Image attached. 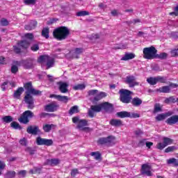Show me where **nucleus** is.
Here are the masks:
<instances>
[{
  "label": "nucleus",
  "instance_id": "nucleus-56",
  "mask_svg": "<svg viewBox=\"0 0 178 178\" xmlns=\"http://www.w3.org/2000/svg\"><path fill=\"white\" fill-rule=\"evenodd\" d=\"M98 93L97 90H90L88 91V95H96Z\"/></svg>",
  "mask_w": 178,
  "mask_h": 178
},
{
  "label": "nucleus",
  "instance_id": "nucleus-42",
  "mask_svg": "<svg viewBox=\"0 0 178 178\" xmlns=\"http://www.w3.org/2000/svg\"><path fill=\"white\" fill-rule=\"evenodd\" d=\"M164 145H165V147H168V145H170V144H172V139L169 138H163V139Z\"/></svg>",
  "mask_w": 178,
  "mask_h": 178
},
{
  "label": "nucleus",
  "instance_id": "nucleus-5",
  "mask_svg": "<svg viewBox=\"0 0 178 178\" xmlns=\"http://www.w3.org/2000/svg\"><path fill=\"white\" fill-rule=\"evenodd\" d=\"M38 62H39V63H46L48 69H49V67H52L54 66V64L55 63V60L54 59V58L50 57L49 56L44 55L40 56Z\"/></svg>",
  "mask_w": 178,
  "mask_h": 178
},
{
  "label": "nucleus",
  "instance_id": "nucleus-21",
  "mask_svg": "<svg viewBox=\"0 0 178 178\" xmlns=\"http://www.w3.org/2000/svg\"><path fill=\"white\" fill-rule=\"evenodd\" d=\"M178 122V115H172L166 120L168 124H175Z\"/></svg>",
  "mask_w": 178,
  "mask_h": 178
},
{
  "label": "nucleus",
  "instance_id": "nucleus-32",
  "mask_svg": "<svg viewBox=\"0 0 178 178\" xmlns=\"http://www.w3.org/2000/svg\"><path fill=\"white\" fill-rule=\"evenodd\" d=\"M73 90H75L76 91L79 90H84L86 88V84L84 83H79L77 85H75L72 87Z\"/></svg>",
  "mask_w": 178,
  "mask_h": 178
},
{
  "label": "nucleus",
  "instance_id": "nucleus-40",
  "mask_svg": "<svg viewBox=\"0 0 178 178\" xmlns=\"http://www.w3.org/2000/svg\"><path fill=\"white\" fill-rule=\"evenodd\" d=\"M156 58H158L159 59H166V58H168V54L161 53L159 54H157L156 53Z\"/></svg>",
  "mask_w": 178,
  "mask_h": 178
},
{
  "label": "nucleus",
  "instance_id": "nucleus-43",
  "mask_svg": "<svg viewBox=\"0 0 178 178\" xmlns=\"http://www.w3.org/2000/svg\"><path fill=\"white\" fill-rule=\"evenodd\" d=\"M6 176L7 178H14L16 176V172L15 171H8Z\"/></svg>",
  "mask_w": 178,
  "mask_h": 178
},
{
  "label": "nucleus",
  "instance_id": "nucleus-22",
  "mask_svg": "<svg viewBox=\"0 0 178 178\" xmlns=\"http://www.w3.org/2000/svg\"><path fill=\"white\" fill-rule=\"evenodd\" d=\"M136 58V54L133 53H127L121 58V60H130V59H134Z\"/></svg>",
  "mask_w": 178,
  "mask_h": 178
},
{
  "label": "nucleus",
  "instance_id": "nucleus-9",
  "mask_svg": "<svg viewBox=\"0 0 178 178\" xmlns=\"http://www.w3.org/2000/svg\"><path fill=\"white\" fill-rule=\"evenodd\" d=\"M115 136H110L107 138H101L98 140L97 143L98 144H100L101 145H112L115 144Z\"/></svg>",
  "mask_w": 178,
  "mask_h": 178
},
{
  "label": "nucleus",
  "instance_id": "nucleus-48",
  "mask_svg": "<svg viewBox=\"0 0 178 178\" xmlns=\"http://www.w3.org/2000/svg\"><path fill=\"white\" fill-rule=\"evenodd\" d=\"M31 49L33 52H36V51H38V49H40V46H38V44H34L31 47Z\"/></svg>",
  "mask_w": 178,
  "mask_h": 178
},
{
  "label": "nucleus",
  "instance_id": "nucleus-14",
  "mask_svg": "<svg viewBox=\"0 0 178 178\" xmlns=\"http://www.w3.org/2000/svg\"><path fill=\"white\" fill-rule=\"evenodd\" d=\"M140 172L141 175H146V176H152V173L151 172V166H149L148 164L142 165Z\"/></svg>",
  "mask_w": 178,
  "mask_h": 178
},
{
  "label": "nucleus",
  "instance_id": "nucleus-26",
  "mask_svg": "<svg viewBox=\"0 0 178 178\" xmlns=\"http://www.w3.org/2000/svg\"><path fill=\"white\" fill-rule=\"evenodd\" d=\"M110 124L115 127H119L120 126H122V121L120 120L113 119L110 121Z\"/></svg>",
  "mask_w": 178,
  "mask_h": 178
},
{
  "label": "nucleus",
  "instance_id": "nucleus-12",
  "mask_svg": "<svg viewBox=\"0 0 178 178\" xmlns=\"http://www.w3.org/2000/svg\"><path fill=\"white\" fill-rule=\"evenodd\" d=\"M0 87L2 91H6V90L9 88H13L14 87H16V83H15L13 81H6L1 83Z\"/></svg>",
  "mask_w": 178,
  "mask_h": 178
},
{
  "label": "nucleus",
  "instance_id": "nucleus-62",
  "mask_svg": "<svg viewBox=\"0 0 178 178\" xmlns=\"http://www.w3.org/2000/svg\"><path fill=\"white\" fill-rule=\"evenodd\" d=\"M79 173V170L77 169H74L72 170L71 172V176L74 177L75 175H76Z\"/></svg>",
  "mask_w": 178,
  "mask_h": 178
},
{
  "label": "nucleus",
  "instance_id": "nucleus-25",
  "mask_svg": "<svg viewBox=\"0 0 178 178\" xmlns=\"http://www.w3.org/2000/svg\"><path fill=\"white\" fill-rule=\"evenodd\" d=\"M131 104L134 106H140L143 104V100L138 97H134L132 99Z\"/></svg>",
  "mask_w": 178,
  "mask_h": 178
},
{
  "label": "nucleus",
  "instance_id": "nucleus-31",
  "mask_svg": "<svg viewBox=\"0 0 178 178\" xmlns=\"http://www.w3.org/2000/svg\"><path fill=\"white\" fill-rule=\"evenodd\" d=\"M69 113L70 115H74V113H79V106H74L71 107V108L69 111Z\"/></svg>",
  "mask_w": 178,
  "mask_h": 178
},
{
  "label": "nucleus",
  "instance_id": "nucleus-33",
  "mask_svg": "<svg viewBox=\"0 0 178 178\" xmlns=\"http://www.w3.org/2000/svg\"><path fill=\"white\" fill-rule=\"evenodd\" d=\"M33 63H34V62L33 61V60H29L25 62L24 67L26 69H31V67H33Z\"/></svg>",
  "mask_w": 178,
  "mask_h": 178
},
{
  "label": "nucleus",
  "instance_id": "nucleus-23",
  "mask_svg": "<svg viewBox=\"0 0 178 178\" xmlns=\"http://www.w3.org/2000/svg\"><path fill=\"white\" fill-rule=\"evenodd\" d=\"M117 116L118 118H121V119H123L124 118H129L130 117V112L127 111H120L117 113Z\"/></svg>",
  "mask_w": 178,
  "mask_h": 178
},
{
  "label": "nucleus",
  "instance_id": "nucleus-4",
  "mask_svg": "<svg viewBox=\"0 0 178 178\" xmlns=\"http://www.w3.org/2000/svg\"><path fill=\"white\" fill-rule=\"evenodd\" d=\"M157 52L158 50H156L154 46L145 47L143 49V58L149 60L155 59Z\"/></svg>",
  "mask_w": 178,
  "mask_h": 178
},
{
  "label": "nucleus",
  "instance_id": "nucleus-30",
  "mask_svg": "<svg viewBox=\"0 0 178 178\" xmlns=\"http://www.w3.org/2000/svg\"><path fill=\"white\" fill-rule=\"evenodd\" d=\"M177 101H178V98L175 97H170L165 99V104H170V102L172 104H175V102H177Z\"/></svg>",
  "mask_w": 178,
  "mask_h": 178
},
{
  "label": "nucleus",
  "instance_id": "nucleus-11",
  "mask_svg": "<svg viewBox=\"0 0 178 178\" xmlns=\"http://www.w3.org/2000/svg\"><path fill=\"white\" fill-rule=\"evenodd\" d=\"M57 85L58 86V89L62 94H66V92H69V84L66 82L58 81L57 82Z\"/></svg>",
  "mask_w": 178,
  "mask_h": 178
},
{
  "label": "nucleus",
  "instance_id": "nucleus-8",
  "mask_svg": "<svg viewBox=\"0 0 178 178\" xmlns=\"http://www.w3.org/2000/svg\"><path fill=\"white\" fill-rule=\"evenodd\" d=\"M34 113L31 111H26L23 113L22 115L19 118V122L23 123L24 124H27L30 120L29 119L33 118Z\"/></svg>",
  "mask_w": 178,
  "mask_h": 178
},
{
  "label": "nucleus",
  "instance_id": "nucleus-54",
  "mask_svg": "<svg viewBox=\"0 0 178 178\" xmlns=\"http://www.w3.org/2000/svg\"><path fill=\"white\" fill-rule=\"evenodd\" d=\"M26 152H29V154H30L31 155L34 154V149H33V148L31 147H26L25 149Z\"/></svg>",
  "mask_w": 178,
  "mask_h": 178
},
{
  "label": "nucleus",
  "instance_id": "nucleus-63",
  "mask_svg": "<svg viewBox=\"0 0 178 178\" xmlns=\"http://www.w3.org/2000/svg\"><path fill=\"white\" fill-rule=\"evenodd\" d=\"M81 52H83V49L76 48V49H75L74 54H75V55H79V54H81Z\"/></svg>",
  "mask_w": 178,
  "mask_h": 178
},
{
  "label": "nucleus",
  "instance_id": "nucleus-7",
  "mask_svg": "<svg viewBox=\"0 0 178 178\" xmlns=\"http://www.w3.org/2000/svg\"><path fill=\"white\" fill-rule=\"evenodd\" d=\"M90 109H92L95 112H101L102 109H105L106 111H111V109H113V106L111 104L105 102L102 104L92 106L90 107Z\"/></svg>",
  "mask_w": 178,
  "mask_h": 178
},
{
  "label": "nucleus",
  "instance_id": "nucleus-17",
  "mask_svg": "<svg viewBox=\"0 0 178 178\" xmlns=\"http://www.w3.org/2000/svg\"><path fill=\"white\" fill-rule=\"evenodd\" d=\"M49 98H56L58 101H60L65 104H67V101H69V97L67 96H62L59 95H50Z\"/></svg>",
  "mask_w": 178,
  "mask_h": 178
},
{
  "label": "nucleus",
  "instance_id": "nucleus-50",
  "mask_svg": "<svg viewBox=\"0 0 178 178\" xmlns=\"http://www.w3.org/2000/svg\"><path fill=\"white\" fill-rule=\"evenodd\" d=\"M165 147H166L165 146V145L163 143H159L157 145H156V148H157V149H161V150H162V149H163V148H165Z\"/></svg>",
  "mask_w": 178,
  "mask_h": 178
},
{
  "label": "nucleus",
  "instance_id": "nucleus-57",
  "mask_svg": "<svg viewBox=\"0 0 178 178\" xmlns=\"http://www.w3.org/2000/svg\"><path fill=\"white\" fill-rule=\"evenodd\" d=\"M19 144L21 145H24V147H26V145H27V140H26V138H22L19 140Z\"/></svg>",
  "mask_w": 178,
  "mask_h": 178
},
{
  "label": "nucleus",
  "instance_id": "nucleus-18",
  "mask_svg": "<svg viewBox=\"0 0 178 178\" xmlns=\"http://www.w3.org/2000/svg\"><path fill=\"white\" fill-rule=\"evenodd\" d=\"M27 133L29 134H33L34 136H37L38 133H40V129L38 127H29L26 129Z\"/></svg>",
  "mask_w": 178,
  "mask_h": 178
},
{
  "label": "nucleus",
  "instance_id": "nucleus-6",
  "mask_svg": "<svg viewBox=\"0 0 178 178\" xmlns=\"http://www.w3.org/2000/svg\"><path fill=\"white\" fill-rule=\"evenodd\" d=\"M120 101L123 102L124 104H129L130 102V100L131 99V92L125 90V89H121L120 90Z\"/></svg>",
  "mask_w": 178,
  "mask_h": 178
},
{
  "label": "nucleus",
  "instance_id": "nucleus-64",
  "mask_svg": "<svg viewBox=\"0 0 178 178\" xmlns=\"http://www.w3.org/2000/svg\"><path fill=\"white\" fill-rule=\"evenodd\" d=\"M95 111L92 109H90L88 111V115L90 116V118H92L94 116V113Z\"/></svg>",
  "mask_w": 178,
  "mask_h": 178
},
{
  "label": "nucleus",
  "instance_id": "nucleus-59",
  "mask_svg": "<svg viewBox=\"0 0 178 178\" xmlns=\"http://www.w3.org/2000/svg\"><path fill=\"white\" fill-rule=\"evenodd\" d=\"M175 148V146H170L165 149V152H172Z\"/></svg>",
  "mask_w": 178,
  "mask_h": 178
},
{
  "label": "nucleus",
  "instance_id": "nucleus-47",
  "mask_svg": "<svg viewBox=\"0 0 178 178\" xmlns=\"http://www.w3.org/2000/svg\"><path fill=\"white\" fill-rule=\"evenodd\" d=\"M41 168H38L37 167H34L33 169L30 170V173L31 175H34L35 173H40Z\"/></svg>",
  "mask_w": 178,
  "mask_h": 178
},
{
  "label": "nucleus",
  "instance_id": "nucleus-51",
  "mask_svg": "<svg viewBox=\"0 0 178 178\" xmlns=\"http://www.w3.org/2000/svg\"><path fill=\"white\" fill-rule=\"evenodd\" d=\"M19 71V67H17V65H13L11 67V72L13 73H17V72Z\"/></svg>",
  "mask_w": 178,
  "mask_h": 178
},
{
  "label": "nucleus",
  "instance_id": "nucleus-44",
  "mask_svg": "<svg viewBox=\"0 0 178 178\" xmlns=\"http://www.w3.org/2000/svg\"><path fill=\"white\" fill-rule=\"evenodd\" d=\"M53 144H54V140H52V139L44 138V145H46L47 147H50V145H52Z\"/></svg>",
  "mask_w": 178,
  "mask_h": 178
},
{
  "label": "nucleus",
  "instance_id": "nucleus-16",
  "mask_svg": "<svg viewBox=\"0 0 178 178\" xmlns=\"http://www.w3.org/2000/svg\"><path fill=\"white\" fill-rule=\"evenodd\" d=\"M44 111L46 112H55V111H58V104L55 102L47 104L44 106Z\"/></svg>",
  "mask_w": 178,
  "mask_h": 178
},
{
  "label": "nucleus",
  "instance_id": "nucleus-15",
  "mask_svg": "<svg viewBox=\"0 0 178 178\" xmlns=\"http://www.w3.org/2000/svg\"><path fill=\"white\" fill-rule=\"evenodd\" d=\"M59 163H60V159H47L44 162V165L48 166H58Z\"/></svg>",
  "mask_w": 178,
  "mask_h": 178
},
{
  "label": "nucleus",
  "instance_id": "nucleus-53",
  "mask_svg": "<svg viewBox=\"0 0 178 178\" xmlns=\"http://www.w3.org/2000/svg\"><path fill=\"white\" fill-rule=\"evenodd\" d=\"M174 10V12L170 13V15L173 16L175 15V16H178V6L175 8Z\"/></svg>",
  "mask_w": 178,
  "mask_h": 178
},
{
  "label": "nucleus",
  "instance_id": "nucleus-45",
  "mask_svg": "<svg viewBox=\"0 0 178 178\" xmlns=\"http://www.w3.org/2000/svg\"><path fill=\"white\" fill-rule=\"evenodd\" d=\"M37 0H24L25 5H35Z\"/></svg>",
  "mask_w": 178,
  "mask_h": 178
},
{
  "label": "nucleus",
  "instance_id": "nucleus-2",
  "mask_svg": "<svg viewBox=\"0 0 178 178\" xmlns=\"http://www.w3.org/2000/svg\"><path fill=\"white\" fill-rule=\"evenodd\" d=\"M69 34H70V31L66 26H60L56 29L53 32L54 37L58 41L66 40L69 36Z\"/></svg>",
  "mask_w": 178,
  "mask_h": 178
},
{
  "label": "nucleus",
  "instance_id": "nucleus-3",
  "mask_svg": "<svg viewBox=\"0 0 178 178\" xmlns=\"http://www.w3.org/2000/svg\"><path fill=\"white\" fill-rule=\"evenodd\" d=\"M72 122L77 124L76 127L79 130H82L83 131H88L90 130V128L86 127V126H88L87 120H81L80 117L76 116L72 118Z\"/></svg>",
  "mask_w": 178,
  "mask_h": 178
},
{
  "label": "nucleus",
  "instance_id": "nucleus-1",
  "mask_svg": "<svg viewBox=\"0 0 178 178\" xmlns=\"http://www.w3.org/2000/svg\"><path fill=\"white\" fill-rule=\"evenodd\" d=\"M24 87L26 90L24 101L28 105V109H33L34 108V99H33V95H40L41 91L34 89L31 82L25 83Z\"/></svg>",
  "mask_w": 178,
  "mask_h": 178
},
{
  "label": "nucleus",
  "instance_id": "nucleus-38",
  "mask_svg": "<svg viewBox=\"0 0 178 178\" xmlns=\"http://www.w3.org/2000/svg\"><path fill=\"white\" fill-rule=\"evenodd\" d=\"M156 83H166V78L164 76H156Z\"/></svg>",
  "mask_w": 178,
  "mask_h": 178
},
{
  "label": "nucleus",
  "instance_id": "nucleus-55",
  "mask_svg": "<svg viewBox=\"0 0 178 178\" xmlns=\"http://www.w3.org/2000/svg\"><path fill=\"white\" fill-rule=\"evenodd\" d=\"M24 37L27 40H33V38H34V36L33 35V33H26L24 35Z\"/></svg>",
  "mask_w": 178,
  "mask_h": 178
},
{
  "label": "nucleus",
  "instance_id": "nucleus-20",
  "mask_svg": "<svg viewBox=\"0 0 178 178\" xmlns=\"http://www.w3.org/2000/svg\"><path fill=\"white\" fill-rule=\"evenodd\" d=\"M157 92H163L164 94H169L170 92V86H164L163 87L156 89Z\"/></svg>",
  "mask_w": 178,
  "mask_h": 178
},
{
  "label": "nucleus",
  "instance_id": "nucleus-27",
  "mask_svg": "<svg viewBox=\"0 0 178 178\" xmlns=\"http://www.w3.org/2000/svg\"><path fill=\"white\" fill-rule=\"evenodd\" d=\"M38 23L37 21H31L29 25H26L25 29L26 30H33V29H35V26H37Z\"/></svg>",
  "mask_w": 178,
  "mask_h": 178
},
{
  "label": "nucleus",
  "instance_id": "nucleus-10",
  "mask_svg": "<svg viewBox=\"0 0 178 178\" xmlns=\"http://www.w3.org/2000/svg\"><path fill=\"white\" fill-rule=\"evenodd\" d=\"M30 43L27 40H22L17 43V46H14V51L16 54H20L22 49H26L29 48Z\"/></svg>",
  "mask_w": 178,
  "mask_h": 178
},
{
  "label": "nucleus",
  "instance_id": "nucleus-36",
  "mask_svg": "<svg viewBox=\"0 0 178 178\" xmlns=\"http://www.w3.org/2000/svg\"><path fill=\"white\" fill-rule=\"evenodd\" d=\"M91 156H94L95 159L98 161V159H101V153L99 152H93L90 153Z\"/></svg>",
  "mask_w": 178,
  "mask_h": 178
},
{
  "label": "nucleus",
  "instance_id": "nucleus-39",
  "mask_svg": "<svg viewBox=\"0 0 178 178\" xmlns=\"http://www.w3.org/2000/svg\"><path fill=\"white\" fill-rule=\"evenodd\" d=\"M44 142H45V138H42L41 137H38L36 138V144L38 145H44Z\"/></svg>",
  "mask_w": 178,
  "mask_h": 178
},
{
  "label": "nucleus",
  "instance_id": "nucleus-49",
  "mask_svg": "<svg viewBox=\"0 0 178 178\" xmlns=\"http://www.w3.org/2000/svg\"><path fill=\"white\" fill-rule=\"evenodd\" d=\"M129 118H134V119H137V118H140V114L137 113H131L130 112V116Z\"/></svg>",
  "mask_w": 178,
  "mask_h": 178
},
{
  "label": "nucleus",
  "instance_id": "nucleus-29",
  "mask_svg": "<svg viewBox=\"0 0 178 178\" xmlns=\"http://www.w3.org/2000/svg\"><path fill=\"white\" fill-rule=\"evenodd\" d=\"M24 89L23 88H19L15 92H14V97L15 98H20V95L23 93Z\"/></svg>",
  "mask_w": 178,
  "mask_h": 178
},
{
  "label": "nucleus",
  "instance_id": "nucleus-35",
  "mask_svg": "<svg viewBox=\"0 0 178 178\" xmlns=\"http://www.w3.org/2000/svg\"><path fill=\"white\" fill-rule=\"evenodd\" d=\"M167 163L168 165H172V163L175 166H178V160L175 158L170 159L167 161Z\"/></svg>",
  "mask_w": 178,
  "mask_h": 178
},
{
  "label": "nucleus",
  "instance_id": "nucleus-28",
  "mask_svg": "<svg viewBox=\"0 0 178 178\" xmlns=\"http://www.w3.org/2000/svg\"><path fill=\"white\" fill-rule=\"evenodd\" d=\"M42 35L44 38H49V28L45 27L42 30Z\"/></svg>",
  "mask_w": 178,
  "mask_h": 178
},
{
  "label": "nucleus",
  "instance_id": "nucleus-52",
  "mask_svg": "<svg viewBox=\"0 0 178 178\" xmlns=\"http://www.w3.org/2000/svg\"><path fill=\"white\" fill-rule=\"evenodd\" d=\"M0 23L1 26H8V24H9V22L5 18L1 19Z\"/></svg>",
  "mask_w": 178,
  "mask_h": 178
},
{
  "label": "nucleus",
  "instance_id": "nucleus-24",
  "mask_svg": "<svg viewBox=\"0 0 178 178\" xmlns=\"http://www.w3.org/2000/svg\"><path fill=\"white\" fill-rule=\"evenodd\" d=\"M43 130L45 133H49L50 130H52V129H55V126L54 124H43Z\"/></svg>",
  "mask_w": 178,
  "mask_h": 178
},
{
  "label": "nucleus",
  "instance_id": "nucleus-34",
  "mask_svg": "<svg viewBox=\"0 0 178 178\" xmlns=\"http://www.w3.org/2000/svg\"><path fill=\"white\" fill-rule=\"evenodd\" d=\"M147 81L150 86H155L156 84V77L147 78Z\"/></svg>",
  "mask_w": 178,
  "mask_h": 178
},
{
  "label": "nucleus",
  "instance_id": "nucleus-60",
  "mask_svg": "<svg viewBox=\"0 0 178 178\" xmlns=\"http://www.w3.org/2000/svg\"><path fill=\"white\" fill-rule=\"evenodd\" d=\"M171 56H178V49L171 51Z\"/></svg>",
  "mask_w": 178,
  "mask_h": 178
},
{
  "label": "nucleus",
  "instance_id": "nucleus-41",
  "mask_svg": "<svg viewBox=\"0 0 178 178\" xmlns=\"http://www.w3.org/2000/svg\"><path fill=\"white\" fill-rule=\"evenodd\" d=\"M90 15V13L86 10H81L76 13V16L81 17V16H88Z\"/></svg>",
  "mask_w": 178,
  "mask_h": 178
},
{
  "label": "nucleus",
  "instance_id": "nucleus-61",
  "mask_svg": "<svg viewBox=\"0 0 178 178\" xmlns=\"http://www.w3.org/2000/svg\"><path fill=\"white\" fill-rule=\"evenodd\" d=\"M1 65H6V58L5 57H0Z\"/></svg>",
  "mask_w": 178,
  "mask_h": 178
},
{
  "label": "nucleus",
  "instance_id": "nucleus-13",
  "mask_svg": "<svg viewBox=\"0 0 178 178\" xmlns=\"http://www.w3.org/2000/svg\"><path fill=\"white\" fill-rule=\"evenodd\" d=\"M126 83L129 84L131 88L136 87V86H138V84H140L138 82L136 81V76H127Z\"/></svg>",
  "mask_w": 178,
  "mask_h": 178
},
{
  "label": "nucleus",
  "instance_id": "nucleus-58",
  "mask_svg": "<svg viewBox=\"0 0 178 178\" xmlns=\"http://www.w3.org/2000/svg\"><path fill=\"white\" fill-rule=\"evenodd\" d=\"M161 105L160 104H156L154 106V112H161Z\"/></svg>",
  "mask_w": 178,
  "mask_h": 178
},
{
  "label": "nucleus",
  "instance_id": "nucleus-46",
  "mask_svg": "<svg viewBox=\"0 0 178 178\" xmlns=\"http://www.w3.org/2000/svg\"><path fill=\"white\" fill-rule=\"evenodd\" d=\"M11 127H13V129H15V130L22 129V127H20V124H19L16 122H13L11 123Z\"/></svg>",
  "mask_w": 178,
  "mask_h": 178
},
{
  "label": "nucleus",
  "instance_id": "nucleus-37",
  "mask_svg": "<svg viewBox=\"0 0 178 178\" xmlns=\"http://www.w3.org/2000/svg\"><path fill=\"white\" fill-rule=\"evenodd\" d=\"M2 120L5 123H10V122H13V118L10 115L4 116Z\"/></svg>",
  "mask_w": 178,
  "mask_h": 178
},
{
  "label": "nucleus",
  "instance_id": "nucleus-19",
  "mask_svg": "<svg viewBox=\"0 0 178 178\" xmlns=\"http://www.w3.org/2000/svg\"><path fill=\"white\" fill-rule=\"evenodd\" d=\"M172 112H168L165 113L159 114L156 117V120H157L158 122H161V120H165V119H166V118H168V116H172Z\"/></svg>",
  "mask_w": 178,
  "mask_h": 178
}]
</instances>
